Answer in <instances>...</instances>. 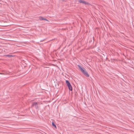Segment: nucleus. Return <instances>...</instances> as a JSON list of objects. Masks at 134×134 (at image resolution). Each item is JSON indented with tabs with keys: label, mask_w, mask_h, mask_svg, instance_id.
Masks as SVG:
<instances>
[{
	"label": "nucleus",
	"mask_w": 134,
	"mask_h": 134,
	"mask_svg": "<svg viewBox=\"0 0 134 134\" xmlns=\"http://www.w3.org/2000/svg\"><path fill=\"white\" fill-rule=\"evenodd\" d=\"M77 66L80 70L87 77H89V75L84 68L81 67L79 65H77Z\"/></svg>",
	"instance_id": "1"
},
{
	"label": "nucleus",
	"mask_w": 134,
	"mask_h": 134,
	"mask_svg": "<svg viewBox=\"0 0 134 134\" xmlns=\"http://www.w3.org/2000/svg\"><path fill=\"white\" fill-rule=\"evenodd\" d=\"M44 18H43L42 17L40 16L39 17V19L40 20H44Z\"/></svg>",
	"instance_id": "6"
},
{
	"label": "nucleus",
	"mask_w": 134,
	"mask_h": 134,
	"mask_svg": "<svg viewBox=\"0 0 134 134\" xmlns=\"http://www.w3.org/2000/svg\"><path fill=\"white\" fill-rule=\"evenodd\" d=\"M32 106L34 107L36 109H37L38 108V105L37 102H33L32 104Z\"/></svg>",
	"instance_id": "3"
},
{
	"label": "nucleus",
	"mask_w": 134,
	"mask_h": 134,
	"mask_svg": "<svg viewBox=\"0 0 134 134\" xmlns=\"http://www.w3.org/2000/svg\"><path fill=\"white\" fill-rule=\"evenodd\" d=\"M7 56H8L9 57H12V56L11 55H6Z\"/></svg>",
	"instance_id": "7"
},
{
	"label": "nucleus",
	"mask_w": 134,
	"mask_h": 134,
	"mask_svg": "<svg viewBox=\"0 0 134 134\" xmlns=\"http://www.w3.org/2000/svg\"><path fill=\"white\" fill-rule=\"evenodd\" d=\"M44 20H46V21H48V20H47L46 19V18H44Z\"/></svg>",
	"instance_id": "8"
},
{
	"label": "nucleus",
	"mask_w": 134,
	"mask_h": 134,
	"mask_svg": "<svg viewBox=\"0 0 134 134\" xmlns=\"http://www.w3.org/2000/svg\"><path fill=\"white\" fill-rule=\"evenodd\" d=\"M52 126H54L55 128H57L56 126V125H55V124H54V123L53 122H52Z\"/></svg>",
	"instance_id": "5"
},
{
	"label": "nucleus",
	"mask_w": 134,
	"mask_h": 134,
	"mask_svg": "<svg viewBox=\"0 0 134 134\" xmlns=\"http://www.w3.org/2000/svg\"><path fill=\"white\" fill-rule=\"evenodd\" d=\"M79 1L80 3L84 4L86 5H88L89 4L88 2H87L84 0H79Z\"/></svg>",
	"instance_id": "4"
},
{
	"label": "nucleus",
	"mask_w": 134,
	"mask_h": 134,
	"mask_svg": "<svg viewBox=\"0 0 134 134\" xmlns=\"http://www.w3.org/2000/svg\"><path fill=\"white\" fill-rule=\"evenodd\" d=\"M66 83L68 86V88L70 91H72V88L70 83L68 81L66 80Z\"/></svg>",
	"instance_id": "2"
}]
</instances>
